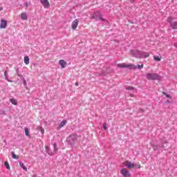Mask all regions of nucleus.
I'll return each mask as SVG.
<instances>
[{
  "label": "nucleus",
  "instance_id": "obj_1",
  "mask_svg": "<svg viewBox=\"0 0 177 177\" xmlns=\"http://www.w3.org/2000/svg\"><path fill=\"white\" fill-rule=\"evenodd\" d=\"M120 174L123 177H132L131 171H129V170H127V168H122L120 170Z\"/></svg>",
  "mask_w": 177,
  "mask_h": 177
},
{
  "label": "nucleus",
  "instance_id": "obj_2",
  "mask_svg": "<svg viewBox=\"0 0 177 177\" xmlns=\"http://www.w3.org/2000/svg\"><path fill=\"white\" fill-rule=\"evenodd\" d=\"M92 18L95 19V20H102V21H104L105 20L104 18L102 17V14L99 11L94 12L92 15Z\"/></svg>",
  "mask_w": 177,
  "mask_h": 177
},
{
  "label": "nucleus",
  "instance_id": "obj_3",
  "mask_svg": "<svg viewBox=\"0 0 177 177\" xmlns=\"http://www.w3.org/2000/svg\"><path fill=\"white\" fill-rule=\"evenodd\" d=\"M118 67H120V68H133L135 70L138 68L137 66H133V64H118Z\"/></svg>",
  "mask_w": 177,
  "mask_h": 177
},
{
  "label": "nucleus",
  "instance_id": "obj_4",
  "mask_svg": "<svg viewBox=\"0 0 177 177\" xmlns=\"http://www.w3.org/2000/svg\"><path fill=\"white\" fill-rule=\"evenodd\" d=\"M147 79L149 80H158V75L157 73H150L146 74Z\"/></svg>",
  "mask_w": 177,
  "mask_h": 177
},
{
  "label": "nucleus",
  "instance_id": "obj_5",
  "mask_svg": "<svg viewBox=\"0 0 177 177\" xmlns=\"http://www.w3.org/2000/svg\"><path fill=\"white\" fill-rule=\"evenodd\" d=\"M130 55H131L133 57H142V52L139 50H131Z\"/></svg>",
  "mask_w": 177,
  "mask_h": 177
},
{
  "label": "nucleus",
  "instance_id": "obj_6",
  "mask_svg": "<svg viewBox=\"0 0 177 177\" xmlns=\"http://www.w3.org/2000/svg\"><path fill=\"white\" fill-rule=\"evenodd\" d=\"M124 165L125 167H127L129 169H132V168H135V167H136V165H135V163H132L131 161L129 160H126L124 162Z\"/></svg>",
  "mask_w": 177,
  "mask_h": 177
},
{
  "label": "nucleus",
  "instance_id": "obj_7",
  "mask_svg": "<svg viewBox=\"0 0 177 177\" xmlns=\"http://www.w3.org/2000/svg\"><path fill=\"white\" fill-rule=\"evenodd\" d=\"M40 3L44 6V9H48L50 6V3L49 0H40Z\"/></svg>",
  "mask_w": 177,
  "mask_h": 177
},
{
  "label": "nucleus",
  "instance_id": "obj_8",
  "mask_svg": "<svg viewBox=\"0 0 177 177\" xmlns=\"http://www.w3.org/2000/svg\"><path fill=\"white\" fill-rule=\"evenodd\" d=\"M80 21H78V19H75L71 24V27H72V30H76L77 28L78 27V24H79Z\"/></svg>",
  "mask_w": 177,
  "mask_h": 177
},
{
  "label": "nucleus",
  "instance_id": "obj_9",
  "mask_svg": "<svg viewBox=\"0 0 177 177\" xmlns=\"http://www.w3.org/2000/svg\"><path fill=\"white\" fill-rule=\"evenodd\" d=\"M8 27V21L2 19L0 24V28H6Z\"/></svg>",
  "mask_w": 177,
  "mask_h": 177
},
{
  "label": "nucleus",
  "instance_id": "obj_10",
  "mask_svg": "<svg viewBox=\"0 0 177 177\" xmlns=\"http://www.w3.org/2000/svg\"><path fill=\"white\" fill-rule=\"evenodd\" d=\"M59 65L61 66L62 68H65L67 66V62L64 59H60L59 61Z\"/></svg>",
  "mask_w": 177,
  "mask_h": 177
},
{
  "label": "nucleus",
  "instance_id": "obj_11",
  "mask_svg": "<svg viewBox=\"0 0 177 177\" xmlns=\"http://www.w3.org/2000/svg\"><path fill=\"white\" fill-rule=\"evenodd\" d=\"M171 27L173 28V30H177V22H171Z\"/></svg>",
  "mask_w": 177,
  "mask_h": 177
},
{
  "label": "nucleus",
  "instance_id": "obj_12",
  "mask_svg": "<svg viewBox=\"0 0 177 177\" xmlns=\"http://www.w3.org/2000/svg\"><path fill=\"white\" fill-rule=\"evenodd\" d=\"M11 155H12L13 160H19V155L15 154V152L12 151Z\"/></svg>",
  "mask_w": 177,
  "mask_h": 177
},
{
  "label": "nucleus",
  "instance_id": "obj_13",
  "mask_svg": "<svg viewBox=\"0 0 177 177\" xmlns=\"http://www.w3.org/2000/svg\"><path fill=\"white\" fill-rule=\"evenodd\" d=\"M21 19H22V20H27V19H28L27 13L23 12V13L21 15Z\"/></svg>",
  "mask_w": 177,
  "mask_h": 177
},
{
  "label": "nucleus",
  "instance_id": "obj_14",
  "mask_svg": "<svg viewBox=\"0 0 177 177\" xmlns=\"http://www.w3.org/2000/svg\"><path fill=\"white\" fill-rule=\"evenodd\" d=\"M10 102L12 103V104H14L15 106H17V100H16L14 98H10Z\"/></svg>",
  "mask_w": 177,
  "mask_h": 177
},
{
  "label": "nucleus",
  "instance_id": "obj_15",
  "mask_svg": "<svg viewBox=\"0 0 177 177\" xmlns=\"http://www.w3.org/2000/svg\"><path fill=\"white\" fill-rule=\"evenodd\" d=\"M25 64H30V58L28 57H24Z\"/></svg>",
  "mask_w": 177,
  "mask_h": 177
},
{
  "label": "nucleus",
  "instance_id": "obj_16",
  "mask_svg": "<svg viewBox=\"0 0 177 177\" xmlns=\"http://www.w3.org/2000/svg\"><path fill=\"white\" fill-rule=\"evenodd\" d=\"M66 124H67V120H63L59 125V128H63V127H64V125H66Z\"/></svg>",
  "mask_w": 177,
  "mask_h": 177
},
{
  "label": "nucleus",
  "instance_id": "obj_17",
  "mask_svg": "<svg viewBox=\"0 0 177 177\" xmlns=\"http://www.w3.org/2000/svg\"><path fill=\"white\" fill-rule=\"evenodd\" d=\"M19 165L21 168L24 169V171H27V167H26L24 163L20 162Z\"/></svg>",
  "mask_w": 177,
  "mask_h": 177
},
{
  "label": "nucleus",
  "instance_id": "obj_18",
  "mask_svg": "<svg viewBox=\"0 0 177 177\" xmlns=\"http://www.w3.org/2000/svg\"><path fill=\"white\" fill-rule=\"evenodd\" d=\"M25 135H26V136L30 137V131H28V128H25Z\"/></svg>",
  "mask_w": 177,
  "mask_h": 177
},
{
  "label": "nucleus",
  "instance_id": "obj_19",
  "mask_svg": "<svg viewBox=\"0 0 177 177\" xmlns=\"http://www.w3.org/2000/svg\"><path fill=\"white\" fill-rule=\"evenodd\" d=\"M4 165L7 169H10V165H9V162H4Z\"/></svg>",
  "mask_w": 177,
  "mask_h": 177
},
{
  "label": "nucleus",
  "instance_id": "obj_20",
  "mask_svg": "<svg viewBox=\"0 0 177 177\" xmlns=\"http://www.w3.org/2000/svg\"><path fill=\"white\" fill-rule=\"evenodd\" d=\"M153 59L156 62H161V57H153Z\"/></svg>",
  "mask_w": 177,
  "mask_h": 177
},
{
  "label": "nucleus",
  "instance_id": "obj_21",
  "mask_svg": "<svg viewBox=\"0 0 177 177\" xmlns=\"http://www.w3.org/2000/svg\"><path fill=\"white\" fill-rule=\"evenodd\" d=\"M163 95H165L166 97H167L168 99H171L172 97H171V95L169 94H167V93L163 92L162 93Z\"/></svg>",
  "mask_w": 177,
  "mask_h": 177
},
{
  "label": "nucleus",
  "instance_id": "obj_22",
  "mask_svg": "<svg viewBox=\"0 0 177 177\" xmlns=\"http://www.w3.org/2000/svg\"><path fill=\"white\" fill-rule=\"evenodd\" d=\"M149 56H150V54L147 53V54H144L143 55H142V57L146 58V57H149Z\"/></svg>",
  "mask_w": 177,
  "mask_h": 177
},
{
  "label": "nucleus",
  "instance_id": "obj_23",
  "mask_svg": "<svg viewBox=\"0 0 177 177\" xmlns=\"http://www.w3.org/2000/svg\"><path fill=\"white\" fill-rule=\"evenodd\" d=\"M133 89H135V88H133V86H129L127 88V91H133Z\"/></svg>",
  "mask_w": 177,
  "mask_h": 177
},
{
  "label": "nucleus",
  "instance_id": "obj_24",
  "mask_svg": "<svg viewBox=\"0 0 177 177\" xmlns=\"http://www.w3.org/2000/svg\"><path fill=\"white\" fill-rule=\"evenodd\" d=\"M138 68H139L140 70H142V68H143V67H144V65L143 64H142V65H138Z\"/></svg>",
  "mask_w": 177,
  "mask_h": 177
},
{
  "label": "nucleus",
  "instance_id": "obj_25",
  "mask_svg": "<svg viewBox=\"0 0 177 177\" xmlns=\"http://www.w3.org/2000/svg\"><path fill=\"white\" fill-rule=\"evenodd\" d=\"M40 132L42 133V134H44V133H45V130L44 129V128H40Z\"/></svg>",
  "mask_w": 177,
  "mask_h": 177
},
{
  "label": "nucleus",
  "instance_id": "obj_26",
  "mask_svg": "<svg viewBox=\"0 0 177 177\" xmlns=\"http://www.w3.org/2000/svg\"><path fill=\"white\" fill-rule=\"evenodd\" d=\"M140 167H141L140 165H136V167H134V168H138V169H140Z\"/></svg>",
  "mask_w": 177,
  "mask_h": 177
},
{
  "label": "nucleus",
  "instance_id": "obj_27",
  "mask_svg": "<svg viewBox=\"0 0 177 177\" xmlns=\"http://www.w3.org/2000/svg\"><path fill=\"white\" fill-rule=\"evenodd\" d=\"M103 128H104V129L106 130V129H107V126H106V124H104V125H103Z\"/></svg>",
  "mask_w": 177,
  "mask_h": 177
},
{
  "label": "nucleus",
  "instance_id": "obj_28",
  "mask_svg": "<svg viewBox=\"0 0 177 177\" xmlns=\"http://www.w3.org/2000/svg\"><path fill=\"white\" fill-rule=\"evenodd\" d=\"M24 85H27V82L26 80H24Z\"/></svg>",
  "mask_w": 177,
  "mask_h": 177
},
{
  "label": "nucleus",
  "instance_id": "obj_29",
  "mask_svg": "<svg viewBox=\"0 0 177 177\" xmlns=\"http://www.w3.org/2000/svg\"><path fill=\"white\" fill-rule=\"evenodd\" d=\"M3 10V7H0V12Z\"/></svg>",
  "mask_w": 177,
  "mask_h": 177
},
{
  "label": "nucleus",
  "instance_id": "obj_30",
  "mask_svg": "<svg viewBox=\"0 0 177 177\" xmlns=\"http://www.w3.org/2000/svg\"><path fill=\"white\" fill-rule=\"evenodd\" d=\"M75 86H78V82H76V83H75Z\"/></svg>",
  "mask_w": 177,
  "mask_h": 177
},
{
  "label": "nucleus",
  "instance_id": "obj_31",
  "mask_svg": "<svg viewBox=\"0 0 177 177\" xmlns=\"http://www.w3.org/2000/svg\"><path fill=\"white\" fill-rule=\"evenodd\" d=\"M54 147L56 149V144H54Z\"/></svg>",
  "mask_w": 177,
  "mask_h": 177
},
{
  "label": "nucleus",
  "instance_id": "obj_32",
  "mask_svg": "<svg viewBox=\"0 0 177 177\" xmlns=\"http://www.w3.org/2000/svg\"><path fill=\"white\" fill-rule=\"evenodd\" d=\"M174 46H175V48H177V44H175V45H174Z\"/></svg>",
  "mask_w": 177,
  "mask_h": 177
},
{
  "label": "nucleus",
  "instance_id": "obj_33",
  "mask_svg": "<svg viewBox=\"0 0 177 177\" xmlns=\"http://www.w3.org/2000/svg\"><path fill=\"white\" fill-rule=\"evenodd\" d=\"M4 75H5V77H6V72L4 73Z\"/></svg>",
  "mask_w": 177,
  "mask_h": 177
},
{
  "label": "nucleus",
  "instance_id": "obj_34",
  "mask_svg": "<svg viewBox=\"0 0 177 177\" xmlns=\"http://www.w3.org/2000/svg\"><path fill=\"white\" fill-rule=\"evenodd\" d=\"M165 143H168V141H165Z\"/></svg>",
  "mask_w": 177,
  "mask_h": 177
},
{
  "label": "nucleus",
  "instance_id": "obj_35",
  "mask_svg": "<svg viewBox=\"0 0 177 177\" xmlns=\"http://www.w3.org/2000/svg\"><path fill=\"white\" fill-rule=\"evenodd\" d=\"M34 177H37L36 176H35Z\"/></svg>",
  "mask_w": 177,
  "mask_h": 177
}]
</instances>
